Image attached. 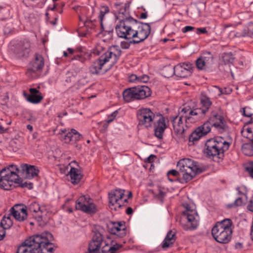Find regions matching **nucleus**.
I'll use <instances>...</instances> for the list:
<instances>
[{
  "label": "nucleus",
  "instance_id": "35",
  "mask_svg": "<svg viewBox=\"0 0 253 253\" xmlns=\"http://www.w3.org/2000/svg\"><path fill=\"white\" fill-rule=\"evenodd\" d=\"M211 126H212L211 124L207 120L203 125L198 127L197 128L201 130V133L204 136L210 132Z\"/></svg>",
  "mask_w": 253,
  "mask_h": 253
},
{
  "label": "nucleus",
  "instance_id": "24",
  "mask_svg": "<svg viewBox=\"0 0 253 253\" xmlns=\"http://www.w3.org/2000/svg\"><path fill=\"white\" fill-rule=\"evenodd\" d=\"M22 173H25L27 178H32L38 175L39 170L34 166L28 165L27 164H22L21 165Z\"/></svg>",
  "mask_w": 253,
  "mask_h": 253
},
{
  "label": "nucleus",
  "instance_id": "8",
  "mask_svg": "<svg viewBox=\"0 0 253 253\" xmlns=\"http://www.w3.org/2000/svg\"><path fill=\"white\" fill-rule=\"evenodd\" d=\"M46 237L41 235L29 237L18 247L16 253H44L46 249L41 247Z\"/></svg>",
  "mask_w": 253,
  "mask_h": 253
},
{
  "label": "nucleus",
  "instance_id": "51",
  "mask_svg": "<svg viewBox=\"0 0 253 253\" xmlns=\"http://www.w3.org/2000/svg\"><path fill=\"white\" fill-rule=\"evenodd\" d=\"M195 32L198 35H200L201 34H206L208 33V31L206 29V28H198L196 29Z\"/></svg>",
  "mask_w": 253,
  "mask_h": 253
},
{
  "label": "nucleus",
  "instance_id": "52",
  "mask_svg": "<svg viewBox=\"0 0 253 253\" xmlns=\"http://www.w3.org/2000/svg\"><path fill=\"white\" fill-rule=\"evenodd\" d=\"M5 229L0 225V241L2 240L5 236Z\"/></svg>",
  "mask_w": 253,
  "mask_h": 253
},
{
  "label": "nucleus",
  "instance_id": "16",
  "mask_svg": "<svg viewBox=\"0 0 253 253\" xmlns=\"http://www.w3.org/2000/svg\"><path fill=\"white\" fill-rule=\"evenodd\" d=\"M183 206L185 208L183 214L188 220V224L184 227V229L188 230L196 229L198 225V216L196 211L191 210L190 206L187 204H183Z\"/></svg>",
  "mask_w": 253,
  "mask_h": 253
},
{
  "label": "nucleus",
  "instance_id": "21",
  "mask_svg": "<svg viewBox=\"0 0 253 253\" xmlns=\"http://www.w3.org/2000/svg\"><path fill=\"white\" fill-rule=\"evenodd\" d=\"M9 211L16 220L20 222L24 221L27 218V207L24 205H15Z\"/></svg>",
  "mask_w": 253,
  "mask_h": 253
},
{
  "label": "nucleus",
  "instance_id": "30",
  "mask_svg": "<svg viewBox=\"0 0 253 253\" xmlns=\"http://www.w3.org/2000/svg\"><path fill=\"white\" fill-rule=\"evenodd\" d=\"M242 151L247 156H253V143H246L242 145Z\"/></svg>",
  "mask_w": 253,
  "mask_h": 253
},
{
  "label": "nucleus",
  "instance_id": "23",
  "mask_svg": "<svg viewBox=\"0 0 253 253\" xmlns=\"http://www.w3.org/2000/svg\"><path fill=\"white\" fill-rule=\"evenodd\" d=\"M111 230L112 234L116 235L120 238L124 237L126 234L125 222L124 221L113 222Z\"/></svg>",
  "mask_w": 253,
  "mask_h": 253
},
{
  "label": "nucleus",
  "instance_id": "55",
  "mask_svg": "<svg viewBox=\"0 0 253 253\" xmlns=\"http://www.w3.org/2000/svg\"><path fill=\"white\" fill-rule=\"evenodd\" d=\"M251 126L246 128L247 131L250 134H252V142L253 143V123H251Z\"/></svg>",
  "mask_w": 253,
  "mask_h": 253
},
{
  "label": "nucleus",
  "instance_id": "9",
  "mask_svg": "<svg viewBox=\"0 0 253 253\" xmlns=\"http://www.w3.org/2000/svg\"><path fill=\"white\" fill-rule=\"evenodd\" d=\"M130 2L124 1H116L111 4V9L114 14L116 18L119 20L118 23L115 27L116 32L118 31V28L123 24V22L130 21V19L133 18L131 17L129 14V7Z\"/></svg>",
  "mask_w": 253,
  "mask_h": 253
},
{
  "label": "nucleus",
  "instance_id": "13",
  "mask_svg": "<svg viewBox=\"0 0 253 253\" xmlns=\"http://www.w3.org/2000/svg\"><path fill=\"white\" fill-rule=\"evenodd\" d=\"M76 209L88 214L95 213L96 206L88 195L80 197L76 202Z\"/></svg>",
  "mask_w": 253,
  "mask_h": 253
},
{
  "label": "nucleus",
  "instance_id": "45",
  "mask_svg": "<svg viewBox=\"0 0 253 253\" xmlns=\"http://www.w3.org/2000/svg\"><path fill=\"white\" fill-rule=\"evenodd\" d=\"M138 82L142 83H147L149 80V77L146 75H143L142 76H138Z\"/></svg>",
  "mask_w": 253,
  "mask_h": 253
},
{
  "label": "nucleus",
  "instance_id": "59",
  "mask_svg": "<svg viewBox=\"0 0 253 253\" xmlns=\"http://www.w3.org/2000/svg\"><path fill=\"white\" fill-rule=\"evenodd\" d=\"M246 109H247L246 107L243 108V113H242L243 115H244V116L247 117H251L252 115V114L251 113H247L246 112Z\"/></svg>",
  "mask_w": 253,
  "mask_h": 253
},
{
  "label": "nucleus",
  "instance_id": "18",
  "mask_svg": "<svg viewBox=\"0 0 253 253\" xmlns=\"http://www.w3.org/2000/svg\"><path fill=\"white\" fill-rule=\"evenodd\" d=\"M171 69V74H174L179 78H186L190 76L193 71V66L191 63H180L173 68L168 67L166 69Z\"/></svg>",
  "mask_w": 253,
  "mask_h": 253
},
{
  "label": "nucleus",
  "instance_id": "1",
  "mask_svg": "<svg viewBox=\"0 0 253 253\" xmlns=\"http://www.w3.org/2000/svg\"><path fill=\"white\" fill-rule=\"evenodd\" d=\"M117 36L126 40H132L130 43L137 44L147 38L151 32V26L149 23H143L136 19H130L123 22L118 28Z\"/></svg>",
  "mask_w": 253,
  "mask_h": 253
},
{
  "label": "nucleus",
  "instance_id": "58",
  "mask_svg": "<svg viewBox=\"0 0 253 253\" xmlns=\"http://www.w3.org/2000/svg\"><path fill=\"white\" fill-rule=\"evenodd\" d=\"M131 43H130V42L129 43H127L126 42H122L121 45L122 48H124V49H127L129 47L130 44H131Z\"/></svg>",
  "mask_w": 253,
  "mask_h": 253
},
{
  "label": "nucleus",
  "instance_id": "46",
  "mask_svg": "<svg viewBox=\"0 0 253 253\" xmlns=\"http://www.w3.org/2000/svg\"><path fill=\"white\" fill-rule=\"evenodd\" d=\"M247 171H248L250 176L253 178V162H250L246 168Z\"/></svg>",
  "mask_w": 253,
  "mask_h": 253
},
{
  "label": "nucleus",
  "instance_id": "34",
  "mask_svg": "<svg viewBox=\"0 0 253 253\" xmlns=\"http://www.w3.org/2000/svg\"><path fill=\"white\" fill-rule=\"evenodd\" d=\"M109 11L110 9L108 6L106 5H102L100 6L98 18L100 21L101 28L102 29L103 28L102 22L104 19V17L106 14L109 12Z\"/></svg>",
  "mask_w": 253,
  "mask_h": 253
},
{
  "label": "nucleus",
  "instance_id": "64",
  "mask_svg": "<svg viewBox=\"0 0 253 253\" xmlns=\"http://www.w3.org/2000/svg\"><path fill=\"white\" fill-rule=\"evenodd\" d=\"M250 236L251 239L253 241V221L251 228Z\"/></svg>",
  "mask_w": 253,
  "mask_h": 253
},
{
  "label": "nucleus",
  "instance_id": "49",
  "mask_svg": "<svg viewBox=\"0 0 253 253\" xmlns=\"http://www.w3.org/2000/svg\"><path fill=\"white\" fill-rule=\"evenodd\" d=\"M180 171L179 172L175 169H171L168 171V175H172L175 177H179L180 176Z\"/></svg>",
  "mask_w": 253,
  "mask_h": 253
},
{
  "label": "nucleus",
  "instance_id": "41",
  "mask_svg": "<svg viewBox=\"0 0 253 253\" xmlns=\"http://www.w3.org/2000/svg\"><path fill=\"white\" fill-rule=\"evenodd\" d=\"M0 225L5 229H9L13 225L12 220H6L5 217H3Z\"/></svg>",
  "mask_w": 253,
  "mask_h": 253
},
{
  "label": "nucleus",
  "instance_id": "6",
  "mask_svg": "<svg viewBox=\"0 0 253 253\" xmlns=\"http://www.w3.org/2000/svg\"><path fill=\"white\" fill-rule=\"evenodd\" d=\"M233 222L230 218H225L217 222L211 229V234L214 240L221 244L229 243L232 237Z\"/></svg>",
  "mask_w": 253,
  "mask_h": 253
},
{
  "label": "nucleus",
  "instance_id": "47",
  "mask_svg": "<svg viewBox=\"0 0 253 253\" xmlns=\"http://www.w3.org/2000/svg\"><path fill=\"white\" fill-rule=\"evenodd\" d=\"M118 111H115L114 112H113L110 115L108 116V120L107 121V123L109 124L111 122H112L114 120L115 118L116 117Z\"/></svg>",
  "mask_w": 253,
  "mask_h": 253
},
{
  "label": "nucleus",
  "instance_id": "27",
  "mask_svg": "<svg viewBox=\"0 0 253 253\" xmlns=\"http://www.w3.org/2000/svg\"><path fill=\"white\" fill-rule=\"evenodd\" d=\"M82 138V136L75 129H72L70 131L65 135L64 139L66 143L71 141H78Z\"/></svg>",
  "mask_w": 253,
  "mask_h": 253
},
{
  "label": "nucleus",
  "instance_id": "43",
  "mask_svg": "<svg viewBox=\"0 0 253 253\" xmlns=\"http://www.w3.org/2000/svg\"><path fill=\"white\" fill-rule=\"evenodd\" d=\"M214 87L218 89L219 91V95L223 94H230L232 91V89L229 87H224V88H220L217 86H214Z\"/></svg>",
  "mask_w": 253,
  "mask_h": 253
},
{
  "label": "nucleus",
  "instance_id": "31",
  "mask_svg": "<svg viewBox=\"0 0 253 253\" xmlns=\"http://www.w3.org/2000/svg\"><path fill=\"white\" fill-rule=\"evenodd\" d=\"M222 59L224 65L230 66V65L233 64L235 57L231 52L224 53L222 55Z\"/></svg>",
  "mask_w": 253,
  "mask_h": 253
},
{
  "label": "nucleus",
  "instance_id": "53",
  "mask_svg": "<svg viewBox=\"0 0 253 253\" xmlns=\"http://www.w3.org/2000/svg\"><path fill=\"white\" fill-rule=\"evenodd\" d=\"M194 29H196L195 27H193V26H185V27H184L182 29V32L184 33H185L186 32H188L189 31H192Z\"/></svg>",
  "mask_w": 253,
  "mask_h": 253
},
{
  "label": "nucleus",
  "instance_id": "2",
  "mask_svg": "<svg viewBox=\"0 0 253 253\" xmlns=\"http://www.w3.org/2000/svg\"><path fill=\"white\" fill-rule=\"evenodd\" d=\"M122 53L119 46L113 45L103 54L100 56L91 63L89 67L90 74L98 75L107 71V69H103L105 64L110 62L111 65L116 64Z\"/></svg>",
  "mask_w": 253,
  "mask_h": 253
},
{
  "label": "nucleus",
  "instance_id": "5",
  "mask_svg": "<svg viewBox=\"0 0 253 253\" xmlns=\"http://www.w3.org/2000/svg\"><path fill=\"white\" fill-rule=\"evenodd\" d=\"M22 173L21 167L18 168L14 165L2 169L0 171V187L5 190H9L14 187V183H19L21 178L19 174Z\"/></svg>",
  "mask_w": 253,
  "mask_h": 253
},
{
  "label": "nucleus",
  "instance_id": "20",
  "mask_svg": "<svg viewBox=\"0 0 253 253\" xmlns=\"http://www.w3.org/2000/svg\"><path fill=\"white\" fill-rule=\"evenodd\" d=\"M92 241L88 247V252L86 253H100V249L103 241V235L100 231L95 230Z\"/></svg>",
  "mask_w": 253,
  "mask_h": 253
},
{
  "label": "nucleus",
  "instance_id": "15",
  "mask_svg": "<svg viewBox=\"0 0 253 253\" xmlns=\"http://www.w3.org/2000/svg\"><path fill=\"white\" fill-rule=\"evenodd\" d=\"M125 191L123 189H116L109 193V204L111 206L114 207L115 211L122 207L126 206L128 203L127 199H125L122 202L121 201L124 196Z\"/></svg>",
  "mask_w": 253,
  "mask_h": 253
},
{
  "label": "nucleus",
  "instance_id": "10",
  "mask_svg": "<svg viewBox=\"0 0 253 253\" xmlns=\"http://www.w3.org/2000/svg\"><path fill=\"white\" fill-rule=\"evenodd\" d=\"M152 91L146 85H138L126 89L123 92L125 101L129 102L135 100H142L151 96Z\"/></svg>",
  "mask_w": 253,
  "mask_h": 253
},
{
  "label": "nucleus",
  "instance_id": "7",
  "mask_svg": "<svg viewBox=\"0 0 253 253\" xmlns=\"http://www.w3.org/2000/svg\"><path fill=\"white\" fill-rule=\"evenodd\" d=\"M179 170L182 174L181 183H187L192 180L195 176L202 172V169L199 167L198 163L194 160L184 158L180 160L177 164Z\"/></svg>",
  "mask_w": 253,
  "mask_h": 253
},
{
  "label": "nucleus",
  "instance_id": "50",
  "mask_svg": "<svg viewBox=\"0 0 253 253\" xmlns=\"http://www.w3.org/2000/svg\"><path fill=\"white\" fill-rule=\"evenodd\" d=\"M76 80L75 77L74 76H70V77H67L65 81L67 83H71L72 85L75 84V83L76 82Z\"/></svg>",
  "mask_w": 253,
  "mask_h": 253
},
{
  "label": "nucleus",
  "instance_id": "39",
  "mask_svg": "<svg viewBox=\"0 0 253 253\" xmlns=\"http://www.w3.org/2000/svg\"><path fill=\"white\" fill-rule=\"evenodd\" d=\"M196 65L199 70H205L207 68V63L200 56L196 61Z\"/></svg>",
  "mask_w": 253,
  "mask_h": 253
},
{
  "label": "nucleus",
  "instance_id": "61",
  "mask_svg": "<svg viewBox=\"0 0 253 253\" xmlns=\"http://www.w3.org/2000/svg\"><path fill=\"white\" fill-rule=\"evenodd\" d=\"M18 184H19L21 187L23 188L28 187V185L29 183H28L27 182L22 183V180L21 179V182Z\"/></svg>",
  "mask_w": 253,
  "mask_h": 253
},
{
  "label": "nucleus",
  "instance_id": "17",
  "mask_svg": "<svg viewBox=\"0 0 253 253\" xmlns=\"http://www.w3.org/2000/svg\"><path fill=\"white\" fill-rule=\"evenodd\" d=\"M158 119L153 122L154 135L159 139L163 138L164 133L166 129L169 126V122L161 114H157Z\"/></svg>",
  "mask_w": 253,
  "mask_h": 253
},
{
  "label": "nucleus",
  "instance_id": "19",
  "mask_svg": "<svg viewBox=\"0 0 253 253\" xmlns=\"http://www.w3.org/2000/svg\"><path fill=\"white\" fill-rule=\"evenodd\" d=\"M31 46V44L29 41H23L14 45L11 50L16 58H21L28 56Z\"/></svg>",
  "mask_w": 253,
  "mask_h": 253
},
{
  "label": "nucleus",
  "instance_id": "11",
  "mask_svg": "<svg viewBox=\"0 0 253 253\" xmlns=\"http://www.w3.org/2000/svg\"><path fill=\"white\" fill-rule=\"evenodd\" d=\"M155 118V114L150 109L148 108L140 109L137 113V126L147 129L151 128L153 127Z\"/></svg>",
  "mask_w": 253,
  "mask_h": 253
},
{
  "label": "nucleus",
  "instance_id": "22",
  "mask_svg": "<svg viewBox=\"0 0 253 253\" xmlns=\"http://www.w3.org/2000/svg\"><path fill=\"white\" fill-rule=\"evenodd\" d=\"M44 66V60L42 56L40 54L36 53L35 55L34 60L31 61L26 72L27 74L30 73H36L42 71Z\"/></svg>",
  "mask_w": 253,
  "mask_h": 253
},
{
  "label": "nucleus",
  "instance_id": "3",
  "mask_svg": "<svg viewBox=\"0 0 253 253\" xmlns=\"http://www.w3.org/2000/svg\"><path fill=\"white\" fill-rule=\"evenodd\" d=\"M231 143L223 137H216L207 140L204 153L209 158L220 163L223 159L224 152L229 149Z\"/></svg>",
  "mask_w": 253,
  "mask_h": 253
},
{
  "label": "nucleus",
  "instance_id": "42",
  "mask_svg": "<svg viewBox=\"0 0 253 253\" xmlns=\"http://www.w3.org/2000/svg\"><path fill=\"white\" fill-rule=\"evenodd\" d=\"M122 245L116 243L113 246L110 247L107 252H106L104 250H102V253H116L117 251L122 248Z\"/></svg>",
  "mask_w": 253,
  "mask_h": 253
},
{
  "label": "nucleus",
  "instance_id": "28",
  "mask_svg": "<svg viewBox=\"0 0 253 253\" xmlns=\"http://www.w3.org/2000/svg\"><path fill=\"white\" fill-rule=\"evenodd\" d=\"M175 241V234L169 231L167 234L163 243L162 247L166 249L171 246Z\"/></svg>",
  "mask_w": 253,
  "mask_h": 253
},
{
  "label": "nucleus",
  "instance_id": "38",
  "mask_svg": "<svg viewBox=\"0 0 253 253\" xmlns=\"http://www.w3.org/2000/svg\"><path fill=\"white\" fill-rule=\"evenodd\" d=\"M243 204V199L242 197H240L237 198L233 203L228 204L227 205V207L230 209L232 208H236L237 207L242 206Z\"/></svg>",
  "mask_w": 253,
  "mask_h": 253
},
{
  "label": "nucleus",
  "instance_id": "33",
  "mask_svg": "<svg viewBox=\"0 0 253 253\" xmlns=\"http://www.w3.org/2000/svg\"><path fill=\"white\" fill-rule=\"evenodd\" d=\"M201 130L198 129L197 128L191 134L189 137V142H193L198 141L201 137L203 136Z\"/></svg>",
  "mask_w": 253,
  "mask_h": 253
},
{
  "label": "nucleus",
  "instance_id": "63",
  "mask_svg": "<svg viewBox=\"0 0 253 253\" xmlns=\"http://www.w3.org/2000/svg\"><path fill=\"white\" fill-rule=\"evenodd\" d=\"M235 247L238 249H242L243 248V244L241 243H237L235 244Z\"/></svg>",
  "mask_w": 253,
  "mask_h": 253
},
{
  "label": "nucleus",
  "instance_id": "56",
  "mask_svg": "<svg viewBox=\"0 0 253 253\" xmlns=\"http://www.w3.org/2000/svg\"><path fill=\"white\" fill-rule=\"evenodd\" d=\"M138 76H137L135 75L132 74L129 76V81L131 82H138Z\"/></svg>",
  "mask_w": 253,
  "mask_h": 253
},
{
  "label": "nucleus",
  "instance_id": "44",
  "mask_svg": "<svg viewBox=\"0 0 253 253\" xmlns=\"http://www.w3.org/2000/svg\"><path fill=\"white\" fill-rule=\"evenodd\" d=\"M245 33L243 35L244 36H248L252 37L253 35V23H250L248 24L247 30H245Z\"/></svg>",
  "mask_w": 253,
  "mask_h": 253
},
{
  "label": "nucleus",
  "instance_id": "48",
  "mask_svg": "<svg viewBox=\"0 0 253 253\" xmlns=\"http://www.w3.org/2000/svg\"><path fill=\"white\" fill-rule=\"evenodd\" d=\"M236 190L238 191V195L246 196V191L244 187H238L237 188Z\"/></svg>",
  "mask_w": 253,
  "mask_h": 253
},
{
  "label": "nucleus",
  "instance_id": "29",
  "mask_svg": "<svg viewBox=\"0 0 253 253\" xmlns=\"http://www.w3.org/2000/svg\"><path fill=\"white\" fill-rule=\"evenodd\" d=\"M200 57L203 60L205 61L206 63H207V68L211 67L213 64V56L211 52L207 51H203L201 53Z\"/></svg>",
  "mask_w": 253,
  "mask_h": 253
},
{
  "label": "nucleus",
  "instance_id": "12",
  "mask_svg": "<svg viewBox=\"0 0 253 253\" xmlns=\"http://www.w3.org/2000/svg\"><path fill=\"white\" fill-rule=\"evenodd\" d=\"M220 111L219 107L217 110H212L208 120L211 124L212 126L215 127L219 132L223 133L228 131L229 127L224 117L219 112Z\"/></svg>",
  "mask_w": 253,
  "mask_h": 253
},
{
  "label": "nucleus",
  "instance_id": "14",
  "mask_svg": "<svg viewBox=\"0 0 253 253\" xmlns=\"http://www.w3.org/2000/svg\"><path fill=\"white\" fill-rule=\"evenodd\" d=\"M200 104L201 105L200 108L191 107V111L198 122L205 118L212 105V102L207 95H202L200 98Z\"/></svg>",
  "mask_w": 253,
  "mask_h": 253
},
{
  "label": "nucleus",
  "instance_id": "36",
  "mask_svg": "<svg viewBox=\"0 0 253 253\" xmlns=\"http://www.w3.org/2000/svg\"><path fill=\"white\" fill-rule=\"evenodd\" d=\"M88 56L89 54L88 53H76L74 55V57L72 58V60H77L83 63L86 60V58L88 57Z\"/></svg>",
  "mask_w": 253,
  "mask_h": 253
},
{
  "label": "nucleus",
  "instance_id": "32",
  "mask_svg": "<svg viewBox=\"0 0 253 253\" xmlns=\"http://www.w3.org/2000/svg\"><path fill=\"white\" fill-rule=\"evenodd\" d=\"M44 241L43 244H42V246L41 248H44L45 249H47L44 250L43 252L44 253H53V244L49 242V240L47 238V237H46L45 239H43Z\"/></svg>",
  "mask_w": 253,
  "mask_h": 253
},
{
  "label": "nucleus",
  "instance_id": "26",
  "mask_svg": "<svg viewBox=\"0 0 253 253\" xmlns=\"http://www.w3.org/2000/svg\"><path fill=\"white\" fill-rule=\"evenodd\" d=\"M71 182L74 185L78 184L83 177L81 170L77 168L72 167L69 172Z\"/></svg>",
  "mask_w": 253,
  "mask_h": 253
},
{
  "label": "nucleus",
  "instance_id": "54",
  "mask_svg": "<svg viewBox=\"0 0 253 253\" xmlns=\"http://www.w3.org/2000/svg\"><path fill=\"white\" fill-rule=\"evenodd\" d=\"M156 158V156L154 155H150L146 159L145 162L146 163H151L154 162L155 159Z\"/></svg>",
  "mask_w": 253,
  "mask_h": 253
},
{
  "label": "nucleus",
  "instance_id": "4",
  "mask_svg": "<svg viewBox=\"0 0 253 253\" xmlns=\"http://www.w3.org/2000/svg\"><path fill=\"white\" fill-rule=\"evenodd\" d=\"M171 121L175 133L181 136L184 132V122L187 126L190 124L198 122L191 111V106L186 104L179 109L178 115L172 117Z\"/></svg>",
  "mask_w": 253,
  "mask_h": 253
},
{
  "label": "nucleus",
  "instance_id": "60",
  "mask_svg": "<svg viewBox=\"0 0 253 253\" xmlns=\"http://www.w3.org/2000/svg\"><path fill=\"white\" fill-rule=\"evenodd\" d=\"M75 54L76 53H86V52H85L83 48L82 47H78V48H76L75 49Z\"/></svg>",
  "mask_w": 253,
  "mask_h": 253
},
{
  "label": "nucleus",
  "instance_id": "40",
  "mask_svg": "<svg viewBox=\"0 0 253 253\" xmlns=\"http://www.w3.org/2000/svg\"><path fill=\"white\" fill-rule=\"evenodd\" d=\"M104 50L105 48H104L100 44H97L96 47L92 49V53L94 54L101 56L102 54H103L106 51H104Z\"/></svg>",
  "mask_w": 253,
  "mask_h": 253
},
{
  "label": "nucleus",
  "instance_id": "37",
  "mask_svg": "<svg viewBox=\"0 0 253 253\" xmlns=\"http://www.w3.org/2000/svg\"><path fill=\"white\" fill-rule=\"evenodd\" d=\"M29 210L31 212H38L41 211L42 212L41 207L40 206L39 204L36 202H32L30 204L29 206Z\"/></svg>",
  "mask_w": 253,
  "mask_h": 253
},
{
  "label": "nucleus",
  "instance_id": "57",
  "mask_svg": "<svg viewBox=\"0 0 253 253\" xmlns=\"http://www.w3.org/2000/svg\"><path fill=\"white\" fill-rule=\"evenodd\" d=\"M113 30L112 29L111 30L104 31V35H106V34H107L108 36V39H111L113 36Z\"/></svg>",
  "mask_w": 253,
  "mask_h": 253
},
{
  "label": "nucleus",
  "instance_id": "25",
  "mask_svg": "<svg viewBox=\"0 0 253 253\" xmlns=\"http://www.w3.org/2000/svg\"><path fill=\"white\" fill-rule=\"evenodd\" d=\"M30 94L28 95L27 100L33 104H38L41 102L43 97L40 91L35 88L29 89Z\"/></svg>",
  "mask_w": 253,
  "mask_h": 253
},
{
  "label": "nucleus",
  "instance_id": "62",
  "mask_svg": "<svg viewBox=\"0 0 253 253\" xmlns=\"http://www.w3.org/2000/svg\"><path fill=\"white\" fill-rule=\"evenodd\" d=\"M126 213L127 214H131L133 213V210L131 208L128 207L126 210Z\"/></svg>",
  "mask_w": 253,
  "mask_h": 253
}]
</instances>
